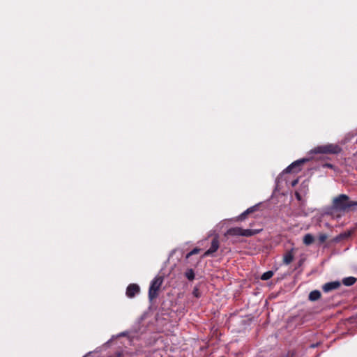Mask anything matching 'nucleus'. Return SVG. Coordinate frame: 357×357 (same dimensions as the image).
<instances>
[{
	"mask_svg": "<svg viewBox=\"0 0 357 357\" xmlns=\"http://www.w3.org/2000/svg\"><path fill=\"white\" fill-rule=\"evenodd\" d=\"M354 206H357V202L351 201L347 195H339L333 199L332 208L335 211L344 212Z\"/></svg>",
	"mask_w": 357,
	"mask_h": 357,
	"instance_id": "nucleus-1",
	"label": "nucleus"
},
{
	"mask_svg": "<svg viewBox=\"0 0 357 357\" xmlns=\"http://www.w3.org/2000/svg\"><path fill=\"white\" fill-rule=\"evenodd\" d=\"M341 148L334 144H328L324 146H319L311 151L313 153H330V154H337L341 151Z\"/></svg>",
	"mask_w": 357,
	"mask_h": 357,
	"instance_id": "nucleus-2",
	"label": "nucleus"
},
{
	"mask_svg": "<svg viewBox=\"0 0 357 357\" xmlns=\"http://www.w3.org/2000/svg\"><path fill=\"white\" fill-rule=\"evenodd\" d=\"M163 282V278L161 276H156L151 281L149 290V298L151 301L155 298L158 295V291Z\"/></svg>",
	"mask_w": 357,
	"mask_h": 357,
	"instance_id": "nucleus-3",
	"label": "nucleus"
},
{
	"mask_svg": "<svg viewBox=\"0 0 357 357\" xmlns=\"http://www.w3.org/2000/svg\"><path fill=\"white\" fill-rule=\"evenodd\" d=\"M341 285L339 281H333L324 284L322 287V289L324 292H329L334 289H338Z\"/></svg>",
	"mask_w": 357,
	"mask_h": 357,
	"instance_id": "nucleus-4",
	"label": "nucleus"
},
{
	"mask_svg": "<svg viewBox=\"0 0 357 357\" xmlns=\"http://www.w3.org/2000/svg\"><path fill=\"white\" fill-rule=\"evenodd\" d=\"M139 292V287L136 284H130L126 289V296L129 298H133Z\"/></svg>",
	"mask_w": 357,
	"mask_h": 357,
	"instance_id": "nucleus-5",
	"label": "nucleus"
},
{
	"mask_svg": "<svg viewBox=\"0 0 357 357\" xmlns=\"http://www.w3.org/2000/svg\"><path fill=\"white\" fill-rule=\"evenodd\" d=\"M219 248V241L217 237L214 238L211 242L210 248L205 252L204 257L211 255L216 252Z\"/></svg>",
	"mask_w": 357,
	"mask_h": 357,
	"instance_id": "nucleus-6",
	"label": "nucleus"
},
{
	"mask_svg": "<svg viewBox=\"0 0 357 357\" xmlns=\"http://www.w3.org/2000/svg\"><path fill=\"white\" fill-rule=\"evenodd\" d=\"M309 159L308 158H303V159H300V160H298L294 162H292L290 165H289L286 169H285V172L287 173H289V172H291L294 171V169H296V168H298L299 166L302 164H303L304 162L308 161Z\"/></svg>",
	"mask_w": 357,
	"mask_h": 357,
	"instance_id": "nucleus-7",
	"label": "nucleus"
},
{
	"mask_svg": "<svg viewBox=\"0 0 357 357\" xmlns=\"http://www.w3.org/2000/svg\"><path fill=\"white\" fill-rule=\"evenodd\" d=\"M226 235L229 236H242V228L233 227L227 230Z\"/></svg>",
	"mask_w": 357,
	"mask_h": 357,
	"instance_id": "nucleus-8",
	"label": "nucleus"
},
{
	"mask_svg": "<svg viewBox=\"0 0 357 357\" xmlns=\"http://www.w3.org/2000/svg\"><path fill=\"white\" fill-rule=\"evenodd\" d=\"M294 259V254L293 251L290 250L287 252L283 257V262L285 264H289Z\"/></svg>",
	"mask_w": 357,
	"mask_h": 357,
	"instance_id": "nucleus-9",
	"label": "nucleus"
},
{
	"mask_svg": "<svg viewBox=\"0 0 357 357\" xmlns=\"http://www.w3.org/2000/svg\"><path fill=\"white\" fill-rule=\"evenodd\" d=\"M356 278L352 276L344 278L342 280V283L345 286H351L356 282Z\"/></svg>",
	"mask_w": 357,
	"mask_h": 357,
	"instance_id": "nucleus-10",
	"label": "nucleus"
},
{
	"mask_svg": "<svg viewBox=\"0 0 357 357\" xmlns=\"http://www.w3.org/2000/svg\"><path fill=\"white\" fill-rule=\"evenodd\" d=\"M321 297V292L318 290L312 291L309 294V300L315 301Z\"/></svg>",
	"mask_w": 357,
	"mask_h": 357,
	"instance_id": "nucleus-11",
	"label": "nucleus"
},
{
	"mask_svg": "<svg viewBox=\"0 0 357 357\" xmlns=\"http://www.w3.org/2000/svg\"><path fill=\"white\" fill-rule=\"evenodd\" d=\"M314 241V238L311 234H307L303 237V243L306 245H310Z\"/></svg>",
	"mask_w": 357,
	"mask_h": 357,
	"instance_id": "nucleus-12",
	"label": "nucleus"
},
{
	"mask_svg": "<svg viewBox=\"0 0 357 357\" xmlns=\"http://www.w3.org/2000/svg\"><path fill=\"white\" fill-rule=\"evenodd\" d=\"M257 231L255 230L247 229H242V236H252L255 234H257Z\"/></svg>",
	"mask_w": 357,
	"mask_h": 357,
	"instance_id": "nucleus-13",
	"label": "nucleus"
},
{
	"mask_svg": "<svg viewBox=\"0 0 357 357\" xmlns=\"http://www.w3.org/2000/svg\"><path fill=\"white\" fill-rule=\"evenodd\" d=\"M256 206L250 207L246 211H245L243 213H241L239 216L240 220H244L246 215L249 213H251L255 211Z\"/></svg>",
	"mask_w": 357,
	"mask_h": 357,
	"instance_id": "nucleus-14",
	"label": "nucleus"
},
{
	"mask_svg": "<svg viewBox=\"0 0 357 357\" xmlns=\"http://www.w3.org/2000/svg\"><path fill=\"white\" fill-rule=\"evenodd\" d=\"M185 276L190 281L193 280L195 278V273L192 268H189L185 273Z\"/></svg>",
	"mask_w": 357,
	"mask_h": 357,
	"instance_id": "nucleus-15",
	"label": "nucleus"
},
{
	"mask_svg": "<svg viewBox=\"0 0 357 357\" xmlns=\"http://www.w3.org/2000/svg\"><path fill=\"white\" fill-rule=\"evenodd\" d=\"M273 275V272L271 271H268L262 274V275L261 276V279L262 280H268L270 278H271Z\"/></svg>",
	"mask_w": 357,
	"mask_h": 357,
	"instance_id": "nucleus-16",
	"label": "nucleus"
},
{
	"mask_svg": "<svg viewBox=\"0 0 357 357\" xmlns=\"http://www.w3.org/2000/svg\"><path fill=\"white\" fill-rule=\"evenodd\" d=\"M199 251H200L199 248H194L193 250H192L190 252H188L186 255V258L188 259L192 255H196V254L199 253Z\"/></svg>",
	"mask_w": 357,
	"mask_h": 357,
	"instance_id": "nucleus-17",
	"label": "nucleus"
},
{
	"mask_svg": "<svg viewBox=\"0 0 357 357\" xmlns=\"http://www.w3.org/2000/svg\"><path fill=\"white\" fill-rule=\"evenodd\" d=\"M328 238V236L326 234H321L319 236V241L320 243H324Z\"/></svg>",
	"mask_w": 357,
	"mask_h": 357,
	"instance_id": "nucleus-18",
	"label": "nucleus"
},
{
	"mask_svg": "<svg viewBox=\"0 0 357 357\" xmlns=\"http://www.w3.org/2000/svg\"><path fill=\"white\" fill-rule=\"evenodd\" d=\"M192 294L193 295L196 297V298H199L200 297V292H199V290L197 289V288H195L193 289V291H192Z\"/></svg>",
	"mask_w": 357,
	"mask_h": 357,
	"instance_id": "nucleus-19",
	"label": "nucleus"
},
{
	"mask_svg": "<svg viewBox=\"0 0 357 357\" xmlns=\"http://www.w3.org/2000/svg\"><path fill=\"white\" fill-rule=\"evenodd\" d=\"M295 195L298 200L301 201L302 199L301 195L299 192H296Z\"/></svg>",
	"mask_w": 357,
	"mask_h": 357,
	"instance_id": "nucleus-20",
	"label": "nucleus"
},
{
	"mask_svg": "<svg viewBox=\"0 0 357 357\" xmlns=\"http://www.w3.org/2000/svg\"><path fill=\"white\" fill-rule=\"evenodd\" d=\"M127 334H128V332H122L118 336L119 337H123V336L127 335Z\"/></svg>",
	"mask_w": 357,
	"mask_h": 357,
	"instance_id": "nucleus-21",
	"label": "nucleus"
},
{
	"mask_svg": "<svg viewBox=\"0 0 357 357\" xmlns=\"http://www.w3.org/2000/svg\"><path fill=\"white\" fill-rule=\"evenodd\" d=\"M298 180H294L291 182V185L292 186H295L297 183H298Z\"/></svg>",
	"mask_w": 357,
	"mask_h": 357,
	"instance_id": "nucleus-22",
	"label": "nucleus"
},
{
	"mask_svg": "<svg viewBox=\"0 0 357 357\" xmlns=\"http://www.w3.org/2000/svg\"><path fill=\"white\" fill-rule=\"evenodd\" d=\"M319 343H317V344H312L310 345V347L311 348H314L316 347H317L319 345Z\"/></svg>",
	"mask_w": 357,
	"mask_h": 357,
	"instance_id": "nucleus-23",
	"label": "nucleus"
},
{
	"mask_svg": "<svg viewBox=\"0 0 357 357\" xmlns=\"http://www.w3.org/2000/svg\"><path fill=\"white\" fill-rule=\"evenodd\" d=\"M326 166H327L328 167H332V165H331V164H327V165H326Z\"/></svg>",
	"mask_w": 357,
	"mask_h": 357,
	"instance_id": "nucleus-24",
	"label": "nucleus"
},
{
	"mask_svg": "<svg viewBox=\"0 0 357 357\" xmlns=\"http://www.w3.org/2000/svg\"><path fill=\"white\" fill-rule=\"evenodd\" d=\"M282 357H289V356L287 355V356H282Z\"/></svg>",
	"mask_w": 357,
	"mask_h": 357,
	"instance_id": "nucleus-25",
	"label": "nucleus"
}]
</instances>
